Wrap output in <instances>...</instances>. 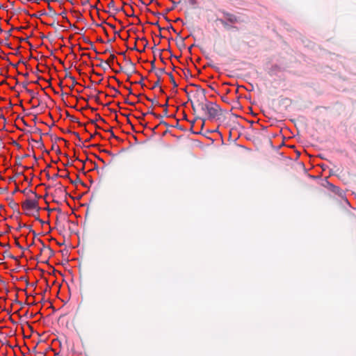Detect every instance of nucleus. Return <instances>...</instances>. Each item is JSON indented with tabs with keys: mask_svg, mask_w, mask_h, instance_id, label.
Returning a JSON list of instances; mask_svg holds the SVG:
<instances>
[{
	"mask_svg": "<svg viewBox=\"0 0 356 356\" xmlns=\"http://www.w3.org/2000/svg\"><path fill=\"white\" fill-rule=\"evenodd\" d=\"M215 109L213 108H211V114H213L214 115V112H215Z\"/></svg>",
	"mask_w": 356,
	"mask_h": 356,
	"instance_id": "2",
	"label": "nucleus"
},
{
	"mask_svg": "<svg viewBox=\"0 0 356 356\" xmlns=\"http://www.w3.org/2000/svg\"><path fill=\"white\" fill-rule=\"evenodd\" d=\"M22 193H23L24 195H26V190H24V191H22Z\"/></svg>",
	"mask_w": 356,
	"mask_h": 356,
	"instance_id": "3",
	"label": "nucleus"
},
{
	"mask_svg": "<svg viewBox=\"0 0 356 356\" xmlns=\"http://www.w3.org/2000/svg\"><path fill=\"white\" fill-rule=\"evenodd\" d=\"M38 207V200L32 198H27L22 203V208L26 211H33Z\"/></svg>",
	"mask_w": 356,
	"mask_h": 356,
	"instance_id": "1",
	"label": "nucleus"
}]
</instances>
